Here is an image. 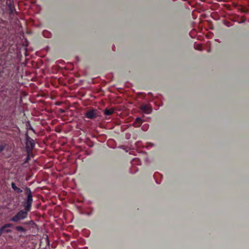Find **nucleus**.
Returning a JSON list of instances; mask_svg holds the SVG:
<instances>
[{
    "label": "nucleus",
    "mask_w": 249,
    "mask_h": 249,
    "mask_svg": "<svg viewBox=\"0 0 249 249\" xmlns=\"http://www.w3.org/2000/svg\"><path fill=\"white\" fill-rule=\"evenodd\" d=\"M31 205H32V204H30V205H29V203H27V205L25 207V209L26 211V212H27L30 211L31 207Z\"/></svg>",
    "instance_id": "obj_9"
},
{
    "label": "nucleus",
    "mask_w": 249,
    "mask_h": 249,
    "mask_svg": "<svg viewBox=\"0 0 249 249\" xmlns=\"http://www.w3.org/2000/svg\"><path fill=\"white\" fill-rule=\"evenodd\" d=\"M16 229L17 231H19L24 232L25 231V229L22 227L20 226L17 227Z\"/></svg>",
    "instance_id": "obj_10"
},
{
    "label": "nucleus",
    "mask_w": 249,
    "mask_h": 249,
    "mask_svg": "<svg viewBox=\"0 0 249 249\" xmlns=\"http://www.w3.org/2000/svg\"><path fill=\"white\" fill-rule=\"evenodd\" d=\"M27 215V212L23 211H20L12 219L11 221L14 222H17L21 219H23L26 217Z\"/></svg>",
    "instance_id": "obj_1"
},
{
    "label": "nucleus",
    "mask_w": 249,
    "mask_h": 249,
    "mask_svg": "<svg viewBox=\"0 0 249 249\" xmlns=\"http://www.w3.org/2000/svg\"><path fill=\"white\" fill-rule=\"evenodd\" d=\"M13 226V225L12 224H6L5 225H4L0 229V232L1 233L6 232H9L11 231V230L7 229L8 228L12 227Z\"/></svg>",
    "instance_id": "obj_4"
},
{
    "label": "nucleus",
    "mask_w": 249,
    "mask_h": 249,
    "mask_svg": "<svg viewBox=\"0 0 249 249\" xmlns=\"http://www.w3.org/2000/svg\"><path fill=\"white\" fill-rule=\"evenodd\" d=\"M3 150V147H0V152H1Z\"/></svg>",
    "instance_id": "obj_11"
},
{
    "label": "nucleus",
    "mask_w": 249,
    "mask_h": 249,
    "mask_svg": "<svg viewBox=\"0 0 249 249\" xmlns=\"http://www.w3.org/2000/svg\"><path fill=\"white\" fill-rule=\"evenodd\" d=\"M86 117L89 119H93L96 117L95 112L93 110H89L88 111L86 114Z\"/></svg>",
    "instance_id": "obj_5"
},
{
    "label": "nucleus",
    "mask_w": 249,
    "mask_h": 249,
    "mask_svg": "<svg viewBox=\"0 0 249 249\" xmlns=\"http://www.w3.org/2000/svg\"><path fill=\"white\" fill-rule=\"evenodd\" d=\"M142 122L143 121L142 120V119L140 117H138L136 119V120L134 123V125L135 126V127H139L140 126Z\"/></svg>",
    "instance_id": "obj_6"
},
{
    "label": "nucleus",
    "mask_w": 249,
    "mask_h": 249,
    "mask_svg": "<svg viewBox=\"0 0 249 249\" xmlns=\"http://www.w3.org/2000/svg\"><path fill=\"white\" fill-rule=\"evenodd\" d=\"M140 108L146 114H150L152 111V108L149 104L142 105Z\"/></svg>",
    "instance_id": "obj_2"
},
{
    "label": "nucleus",
    "mask_w": 249,
    "mask_h": 249,
    "mask_svg": "<svg viewBox=\"0 0 249 249\" xmlns=\"http://www.w3.org/2000/svg\"><path fill=\"white\" fill-rule=\"evenodd\" d=\"M114 112V109L112 108H106L104 110V114L106 115H110L112 114Z\"/></svg>",
    "instance_id": "obj_7"
},
{
    "label": "nucleus",
    "mask_w": 249,
    "mask_h": 249,
    "mask_svg": "<svg viewBox=\"0 0 249 249\" xmlns=\"http://www.w3.org/2000/svg\"><path fill=\"white\" fill-rule=\"evenodd\" d=\"M26 194L27 195V203L32 204L33 201L32 192L28 188H26Z\"/></svg>",
    "instance_id": "obj_3"
},
{
    "label": "nucleus",
    "mask_w": 249,
    "mask_h": 249,
    "mask_svg": "<svg viewBox=\"0 0 249 249\" xmlns=\"http://www.w3.org/2000/svg\"><path fill=\"white\" fill-rule=\"evenodd\" d=\"M11 186H12V188H13L15 191H17L18 193H21V192H22V191L20 188H19L17 187L16 186V184H15V183H14V182H12V183H11Z\"/></svg>",
    "instance_id": "obj_8"
}]
</instances>
